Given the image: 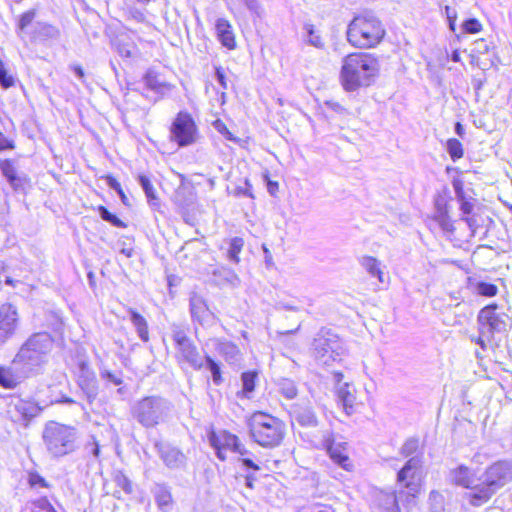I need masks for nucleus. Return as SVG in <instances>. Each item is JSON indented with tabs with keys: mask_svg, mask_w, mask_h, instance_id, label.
<instances>
[{
	"mask_svg": "<svg viewBox=\"0 0 512 512\" xmlns=\"http://www.w3.org/2000/svg\"><path fill=\"white\" fill-rule=\"evenodd\" d=\"M54 340L48 332H36L30 335L20 346L12 364L21 373L28 376L37 372L48 362Z\"/></svg>",
	"mask_w": 512,
	"mask_h": 512,
	"instance_id": "1",
	"label": "nucleus"
},
{
	"mask_svg": "<svg viewBox=\"0 0 512 512\" xmlns=\"http://www.w3.org/2000/svg\"><path fill=\"white\" fill-rule=\"evenodd\" d=\"M378 72V62L367 53H352L343 59L341 81L345 90L369 86Z\"/></svg>",
	"mask_w": 512,
	"mask_h": 512,
	"instance_id": "2",
	"label": "nucleus"
},
{
	"mask_svg": "<svg viewBox=\"0 0 512 512\" xmlns=\"http://www.w3.org/2000/svg\"><path fill=\"white\" fill-rule=\"evenodd\" d=\"M512 479V465L498 461L479 475L478 491L468 494V501L474 507L487 503L492 496Z\"/></svg>",
	"mask_w": 512,
	"mask_h": 512,
	"instance_id": "3",
	"label": "nucleus"
},
{
	"mask_svg": "<svg viewBox=\"0 0 512 512\" xmlns=\"http://www.w3.org/2000/svg\"><path fill=\"white\" fill-rule=\"evenodd\" d=\"M248 427L252 439L264 448L279 446L286 434V425L282 420L262 411L250 416Z\"/></svg>",
	"mask_w": 512,
	"mask_h": 512,
	"instance_id": "4",
	"label": "nucleus"
},
{
	"mask_svg": "<svg viewBox=\"0 0 512 512\" xmlns=\"http://www.w3.org/2000/svg\"><path fill=\"white\" fill-rule=\"evenodd\" d=\"M173 405L160 396H147L137 401L131 413L134 419L145 428H153L168 421Z\"/></svg>",
	"mask_w": 512,
	"mask_h": 512,
	"instance_id": "5",
	"label": "nucleus"
},
{
	"mask_svg": "<svg viewBox=\"0 0 512 512\" xmlns=\"http://www.w3.org/2000/svg\"><path fill=\"white\" fill-rule=\"evenodd\" d=\"M479 336L472 338L482 350H486L496 333H504L511 325L510 317L495 304L482 308L477 316Z\"/></svg>",
	"mask_w": 512,
	"mask_h": 512,
	"instance_id": "6",
	"label": "nucleus"
},
{
	"mask_svg": "<svg viewBox=\"0 0 512 512\" xmlns=\"http://www.w3.org/2000/svg\"><path fill=\"white\" fill-rule=\"evenodd\" d=\"M43 442L53 457H63L76 449L77 429L58 422H48L43 430Z\"/></svg>",
	"mask_w": 512,
	"mask_h": 512,
	"instance_id": "7",
	"label": "nucleus"
},
{
	"mask_svg": "<svg viewBox=\"0 0 512 512\" xmlns=\"http://www.w3.org/2000/svg\"><path fill=\"white\" fill-rule=\"evenodd\" d=\"M384 29L373 16L355 17L348 26L347 39L355 47L370 48L380 42Z\"/></svg>",
	"mask_w": 512,
	"mask_h": 512,
	"instance_id": "8",
	"label": "nucleus"
},
{
	"mask_svg": "<svg viewBox=\"0 0 512 512\" xmlns=\"http://www.w3.org/2000/svg\"><path fill=\"white\" fill-rule=\"evenodd\" d=\"M35 14L34 10H29L21 15L17 26L18 36L31 43L56 39L59 36V30L48 23L34 22Z\"/></svg>",
	"mask_w": 512,
	"mask_h": 512,
	"instance_id": "9",
	"label": "nucleus"
},
{
	"mask_svg": "<svg viewBox=\"0 0 512 512\" xmlns=\"http://www.w3.org/2000/svg\"><path fill=\"white\" fill-rule=\"evenodd\" d=\"M171 338L175 345V357L178 362H186L193 369L201 370L204 366L203 358L197 346L188 336L187 330L181 325L173 324L171 325Z\"/></svg>",
	"mask_w": 512,
	"mask_h": 512,
	"instance_id": "10",
	"label": "nucleus"
},
{
	"mask_svg": "<svg viewBox=\"0 0 512 512\" xmlns=\"http://www.w3.org/2000/svg\"><path fill=\"white\" fill-rule=\"evenodd\" d=\"M316 360L325 366L340 360L342 346L339 337L329 330H320L313 341Z\"/></svg>",
	"mask_w": 512,
	"mask_h": 512,
	"instance_id": "11",
	"label": "nucleus"
},
{
	"mask_svg": "<svg viewBox=\"0 0 512 512\" xmlns=\"http://www.w3.org/2000/svg\"><path fill=\"white\" fill-rule=\"evenodd\" d=\"M198 128L193 117L186 111H180L170 127V140L179 147L190 146L197 142Z\"/></svg>",
	"mask_w": 512,
	"mask_h": 512,
	"instance_id": "12",
	"label": "nucleus"
},
{
	"mask_svg": "<svg viewBox=\"0 0 512 512\" xmlns=\"http://www.w3.org/2000/svg\"><path fill=\"white\" fill-rule=\"evenodd\" d=\"M422 457H411L397 473V483L407 489V495L415 497L421 487Z\"/></svg>",
	"mask_w": 512,
	"mask_h": 512,
	"instance_id": "13",
	"label": "nucleus"
},
{
	"mask_svg": "<svg viewBox=\"0 0 512 512\" xmlns=\"http://www.w3.org/2000/svg\"><path fill=\"white\" fill-rule=\"evenodd\" d=\"M208 439L210 445L216 450L217 457L222 461L226 459V450L239 453L240 455H245L248 453L245 447L239 442L238 437L227 431H212L209 434Z\"/></svg>",
	"mask_w": 512,
	"mask_h": 512,
	"instance_id": "14",
	"label": "nucleus"
},
{
	"mask_svg": "<svg viewBox=\"0 0 512 512\" xmlns=\"http://www.w3.org/2000/svg\"><path fill=\"white\" fill-rule=\"evenodd\" d=\"M20 324L18 309L11 303L0 305V347L13 338Z\"/></svg>",
	"mask_w": 512,
	"mask_h": 512,
	"instance_id": "15",
	"label": "nucleus"
},
{
	"mask_svg": "<svg viewBox=\"0 0 512 512\" xmlns=\"http://www.w3.org/2000/svg\"><path fill=\"white\" fill-rule=\"evenodd\" d=\"M77 385L87 402L92 404L98 395V382L94 371L85 362H80L78 365Z\"/></svg>",
	"mask_w": 512,
	"mask_h": 512,
	"instance_id": "16",
	"label": "nucleus"
},
{
	"mask_svg": "<svg viewBox=\"0 0 512 512\" xmlns=\"http://www.w3.org/2000/svg\"><path fill=\"white\" fill-rule=\"evenodd\" d=\"M189 307L193 322H197L202 327H210L215 324L216 316L209 309L202 296L192 293L189 299Z\"/></svg>",
	"mask_w": 512,
	"mask_h": 512,
	"instance_id": "17",
	"label": "nucleus"
},
{
	"mask_svg": "<svg viewBox=\"0 0 512 512\" xmlns=\"http://www.w3.org/2000/svg\"><path fill=\"white\" fill-rule=\"evenodd\" d=\"M154 447L163 463L170 469H180L186 464V456L177 447L168 442L155 441Z\"/></svg>",
	"mask_w": 512,
	"mask_h": 512,
	"instance_id": "18",
	"label": "nucleus"
},
{
	"mask_svg": "<svg viewBox=\"0 0 512 512\" xmlns=\"http://www.w3.org/2000/svg\"><path fill=\"white\" fill-rule=\"evenodd\" d=\"M41 411L39 405L33 401L18 399L10 404L9 413L13 421L24 422L25 425Z\"/></svg>",
	"mask_w": 512,
	"mask_h": 512,
	"instance_id": "19",
	"label": "nucleus"
},
{
	"mask_svg": "<svg viewBox=\"0 0 512 512\" xmlns=\"http://www.w3.org/2000/svg\"><path fill=\"white\" fill-rule=\"evenodd\" d=\"M371 507L374 512H400L396 492L393 490H375Z\"/></svg>",
	"mask_w": 512,
	"mask_h": 512,
	"instance_id": "20",
	"label": "nucleus"
},
{
	"mask_svg": "<svg viewBox=\"0 0 512 512\" xmlns=\"http://www.w3.org/2000/svg\"><path fill=\"white\" fill-rule=\"evenodd\" d=\"M323 445L326 448L330 458L339 466L347 471L353 467L347 453L345 443H336L333 439L332 433H327L324 436Z\"/></svg>",
	"mask_w": 512,
	"mask_h": 512,
	"instance_id": "21",
	"label": "nucleus"
},
{
	"mask_svg": "<svg viewBox=\"0 0 512 512\" xmlns=\"http://www.w3.org/2000/svg\"><path fill=\"white\" fill-rule=\"evenodd\" d=\"M0 170L14 191L22 192L25 190L29 179L25 173L17 171L11 160H0Z\"/></svg>",
	"mask_w": 512,
	"mask_h": 512,
	"instance_id": "22",
	"label": "nucleus"
},
{
	"mask_svg": "<svg viewBox=\"0 0 512 512\" xmlns=\"http://www.w3.org/2000/svg\"><path fill=\"white\" fill-rule=\"evenodd\" d=\"M452 481L464 488L472 490V492L478 491L479 475L474 473L471 469L464 465L458 466L452 470L451 473Z\"/></svg>",
	"mask_w": 512,
	"mask_h": 512,
	"instance_id": "23",
	"label": "nucleus"
},
{
	"mask_svg": "<svg viewBox=\"0 0 512 512\" xmlns=\"http://www.w3.org/2000/svg\"><path fill=\"white\" fill-rule=\"evenodd\" d=\"M336 395L338 403L342 405L345 413L349 416L355 412V387L350 383H343V385L336 386Z\"/></svg>",
	"mask_w": 512,
	"mask_h": 512,
	"instance_id": "24",
	"label": "nucleus"
},
{
	"mask_svg": "<svg viewBox=\"0 0 512 512\" xmlns=\"http://www.w3.org/2000/svg\"><path fill=\"white\" fill-rule=\"evenodd\" d=\"M211 274L213 282L218 286H237L240 283V279L237 274L232 269L225 266L214 268Z\"/></svg>",
	"mask_w": 512,
	"mask_h": 512,
	"instance_id": "25",
	"label": "nucleus"
},
{
	"mask_svg": "<svg viewBox=\"0 0 512 512\" xmlns=\"http://www.w3.org/2000/svg\"><path fill=\"white\" fill-rule=\"evenodd\" d=\"M361 267L371 276L377 278L380 283H384V272L381 262L372 256H362L359 259Z\"/></svg>",
	"mask_w": 512,
	"mask_h": 512,
	"instance_id": "26",
	"label": "nucleus"
},
{
	"mask_svg": "<svg viewBox=\"0 0 512 512\" xmlns=\"http://www.w3.org/2000/svg\"><path fill=\"white\" fill-rule=\"evenodd\" d=\"M293 418L303 427H314L318 420L311 407L295 406L291 412Z\"/></svg>",
	"mask_w": 512,
	"mask_h": 512,
	"instance_id": "27",
	"label": "nucleus"
},
{
	"mask_svg": "<svg viewBox=\"0 0 512 512\" xmlns=\"http://www.w3.org/2000/svg\"><path fill=\"white\" fill-rule=\"evenodd\" d=\"M216 31L223 46L228 49H233L235 47V38L232 27L226 19L220 18L217 20Z\"/></svg>",
	"mask_w": 512,
	"mask_h": 512,
	"instance_id": "28",
	"label": "nucleus"
},
{
	"mask_svg": "<svg viewBox=\"0 0 512 512\" xmlns=\"http://www.w3.org/2000/svg\"><path fill=\"white\" fill-rule=\"evenodd\" d=\"M130 321L136 329L139 338L147 342L149 340L148 324L146 319L132 308L128 309Z\"/></svg>",
	"mask_w": 512,
	"mask_h": 512,
	"instance_id": "29",
	"label": "nucleus"
},
{
	"mask_svg": "<svg viewBox=\"0 0 512 512\" xmlns=\"http://www.w3.org/2000/svg\"><path fill=\"white\" fill-rule=\"evenodd\" d=\"M216 350L229 363H235L239 360V349L234 343L230 341L219 340L216 346Z\"/></svg>",
	"mask_w": 512,
	"mask_h": 512,
	"instance_id": "30",
	"label": "nucleus"
},
{
	"mask_svg": "<svg viewBox=\"0 0 512 512\" xmlns=\"http://www.w3.org/2000/svg\"><path fill=\"white\" fill-rule=\"evenodd\" d=\"M227 244L226 248V257L227 259L234 263L238 264L240 262L239 254L243 249L244 240L241 237H233L225 241Z\"/></svg>",
	"mask_w": 512,
	"mask_h": 512,
	"instance_id": "31",
	"label": "nucleus"
},
{
	"mask_svg": "<svg viewBox=\"0 0 512 512\" xmlns=\"http://www.w3.org/2000/svg\"><path fill=\"white\" fill-rule=\"evenodd\" d=\"M258 378V373L256 371H247L242 373L241 381H242V390L238 393L242 397L251 398V394L255 390L256 380Z\"/></svg>",
	"mask_w": 512,
	"mask_h": 512,
	"instance_id": "32",
	"label": "nucleus"
},
{
	"mask_svg": "<svg viewBox=\"0 0 512 512\" xmlns=\"http://www.w3.org/2000/svg\"><path fill=\"white\" fill-rule=\"evenodd\" d=\"M277 391L288 400L296 398L298 389L295 382L288 378H281L277 382Z\"/></svg>",
	"mask_w": 512,
	"mask_h": 512,
	"instance_id": "33",
	"label": "nucleus"
},
{
	"mask_svg": "<svg viewBox=\"0 0 512 512\" xmlns=\"http://www.w3.org/2000/svg\"><path fill=\"white\" fill-rule=\"evenodd\" d=\"M138 180H139V184L141 185L142 189L145 192V195L148 199L149 204L151 206L158 205V199L155 195V190H154L153 185H152L151 181L149 180V178L146 177L145 175H140L138 177Z\"/></svg>",
	"mask_w": 512,
	"mask_h": 512,
	"instance_id": "34",
	"label": "nucleus"
},
{
	"mask_svg": "<svg viewBox=\"0 0 512 512\" xmlns=\"http://www.w3.org/2000/svg\"><path fill=\"white\" fill-rule=\"evenodd\" d=\"M156 502L159 508L163 511H167L172 503V497L170 492L166 487L160 486L158 487L155 494Z\"/></svg>",
	"mask_w": 512,
	"mask_h": 512,
	"instance_id": "35",
	"label": "nucleus"
},
{
	"mask_svg": "<svg viewBox=\"0 0 512 512\" xmlns=\"http://www.w3.org/2000/svg\"><path fill=\"white\" fill-rule=\"evenodd\" d=\"M446 149L453 161H457L458 159L463 157V146L458 139H449L446 143Z\"/></svg>",
	"mask_w": 512,
	"mask_h": 512,
	"instance_id": "36",
	"label": "nucleus"
},
{
	"mask_svg": "<svg viewBox=\"0 0 512 512\" xmlns=\"http://www.w3.org/2000/svg\"><path fill=\"white\" fill-rule=\"evenodd\" d=\"M304 30L306 32V41L308 44L316 48H322L324 46L321 36L314 29V26L312 24H305Z\"/></svg>",
	"mask_w": 512,
	"mask_h": 512,
	"instance_id": "37",
	"label": "nucleus"
},
{
	"mask_svg": "<svg viewBox=\"0 0 512 512\" xmlns=\"http://www.w3.org/2000/svg\"><path fill=\"white\" fill-rule=\"evenodd\" d=\"M98 212H99L100 217L104 221L110 223L111 225H113L115 227H118V228H125L126 227V224L121 219H119L116 215L111 213L106 207L99 206L98 207Z\"/></svg>",
	"mask_w": 512,
	"mask_h": 512,
	"instance_id": "38",
	"label": "nucleus"
},
{
	"mask_svg": "<svg viewBox=\"0 0 512 512\" xmlns=\"http://www.w3.org/2000/svg\"><path fill=\"white\" fill-rule=\"evenodd\" d=\"M17 380L12 375L9 369L0 366V386L6 389H12L16 387Z\"/></svg>",
	"mask_w": 512,
	"mask_h": 512,
	"instance_id": "39",
	"label": "nucleus"
},
{
	"mask_svg": "<svg viewBox=\"0 0 512 512\" xmlns=\"http://www.w3.org/2000/svg\"><path fill=\"white\" fill-rule=\"evenodd\" d=\"M205 361L207 364V368L212 374V380L215 385H220L222 383L221 369L217 362H215L210 356H205Z\"/></svg>",
	"mask_w": 512,
	"mask_h": 512,
	"instance_id": "40",
	"label": "nucleus"
},
{
	"mask_svg": "<svg viewBox=\"0 0 512 512\" xmlns=\"http://www.w3.org/2000/svg\"><path fill=\"white\" fill-rule=\"evenodd\" d=\"M435 219L443 231L452 232L454 230L452 221L449 218L446 210L438 209Z\"/></svg>",
	"mask_w": 512,
	"mask_h": 512,
	"instance_id": "41",
	"label": "nucleus"
},
{
	"mask_svg": "<svg viewBox=\"0 0 512 512\" xmlns=\"http://www.w3.org/2000/svg\"><path fill=\"white\" fill-rule=\"evenodd\" d=\"M419 448V439L418 438H408L400 449L401 455L404 457H409L417 452Z\"/></svg>",
	"mask_w": 512,
	"mask_h": 512,
	"instance_id": "42",
	"label": "nucleus"
},
{
	"mask_svg": "<svg viewBox=\"0 0 512 512\" xmlns=\"http://www.w3.org/2000/svg\"><path fill=\"white\" fill-rule=\"evenodd\" d=\"M475 290L479 295L486 297H493L498 292L496 285L482 281L476 284Z\"/></svg>",
	"mask_w": 512,
	"mask_h": 512,
	"instance_id": "43",
	"label": "nucleus"
},
{
	"mask_svg": "<svg viewBox=\"0 0 512 512\" xmlns=\"http://www.w3.org/2000/svg\"><path fill=\"white\" fill-rule=\"evenodd\" d=\"M117 487L121 488L126 494L133 492V485L130 479L122 472H117L114 477Z\"/></svg>",
	"mask_w": 512,
	"mask_h": 512,
	"instance_id": "44",
	"label": "nucleus"
},
{
	"mask_svg": "<svg viewBox=\"0 0 512 512\" xmlns=\"http://www.w3.org/2000/svg\"><path fill=\"white\" fill-rule=\"evenodd\" d=\"M31 512H56L47 498H39L32 503Z\"/></svg>",
	"mask_w": 512,
	"mask_h": 512,
	"instance_id": "45",
	"label": "nucleus"
},
{
	"mask_svg": "<svg viewBox=\"0 0 512 512\" xmlns=\"http://www.w3.org/2000/svg\"><path fill=\"white\" fill-rule=\"evenodd\" d=\"M145 84L150 90L158 93H162L168 87L167 84L159 82L157 77L151 74L145 76Z\"/></svg>",
	"mask_w": 512,
	"mask_h": 512,
	"instance_id": "46",
	"label": "nucleus"
},
{
	"mask_svg": "<svg viewBox=\"0 0 512 512\" xmlns=\"http://www.w3.org/2000/svg\"><path fill=\"white\" fill-rule=\"evenodd\" d=\"M0 85L4 89H8L14 85L13 76L9 75L3 62L0 60Z\"/></svg>",
	"mask_w": 512,
	"mask_h": 512,
	"instance_id": "47",
	"label": "nucleus"
},
{
	"mask_svg": "<svg viewBox=\"0 0 512 512\" xmlns=\"http://www.w3.org/2000/svg\"><path fill=\"white\" fill-rule=\"evenodd\" d=\"M107 184L108 186L117 192V194L120 196L121 201L123 204L127 205L128 198L125 195L120 183L112 176H107Z\"/></svg>",
	"mask_w": 512,
	"mask_h": 512,
	"instance_id": "48",
	"label": "nucleus"
},
{
	"mask_svg": "<svg viewBox=\"0 0 512 512\" xmlns=\"http://www.w3.org/2000/svg\"><path fill=\"white\" fill-rule=\"evenodd\" d=\"M462 28L466 33H478L482 29L481 23L476 18H470L463 22Z\"/></svg>",
	"mask_w": 512,
	"mask_h": 512,
	"instance_id": "49",
	"label": "nucleus"
},
{
	"mask_svg": "<svg viewBox=\"0 0 512 512\" xmlns=\"http://www.w3.org/2000/svg\"><path fill=\"white\" fill-rule=\"evenodd\" d=\"M444 12L446 15V18L449 23V29L453 32H455L456 29V19H457V12L454 8L450 6H445Z\"/></svg>",
	"mask_w": 512,
	"mask_h": 512,
	"instance_id": "50",
	"label": "nucleus"
},
{
	"mask_svg": "<svg viewBox=\"0 0 512 512\" xmlns=\"http://www.w3.org/2000/svg\"><path fill=\"white\" fill-rule=\"evenodd\" d=\"M241 1L252 14H254L258 17L261 16L262 8H261L259 0H241Z\"/></svg>",
	"mask_w": 512,
	"mask_h": 512,
	"instance_id": "51",
	"label": "nucleus"
},
{
	"mask_svg": "<svg viewBox=\"0 0 512 512\" xmlns=\"http://www.w3.org/2000/svg\"><path fill=\"white\" fill-rule=\"evenodd\" d=\"M490 44L485 39H478L474 42L473 52L478 54L488 53Z\"/></svg>",
	"mask_w": 512,
	"mask_h": 512,
	"instance_id": "52",
	"label": "nucleus"
},
{
	"mask_svg": "<svg viewBox=\"0 0 512 512\" xmlns=\"http://www.w3.org/2000/svg\"><path fill=\"white\" fill-rule=\"evenodd\" d=\"M29 483L32 487H35V486L48 487L47 481L37 473L30 474Z\"/></svg>",
	"mask_w": 512,
	"mask_h": 512,
	"instance_id": "53",
	"label": "nucleus"
},
{
	"mask_svg": "<svg viewBox=\"0 0 512 512\" xmlns=\"http://www.w3.org/2000/svg\"><path fill=\"white\" fill-rule=\"evenodd\" d=\"M458 201L460 202V210L463 215L468 216L471 215L473 211V203L465 199V196L463 198H459Z\"/></svg>",
	"mask_w": 512,
	"mask_h": 512,
	"instance_id": "54",
	"label": "nucleus"
},
{
	"mask_svg": "<svg viewBox=\"0 0 512 512\" xmlns=\"http://www.w3.org/2000/svg\"><path fill=\"white\" fill-rule=\"evenodd\" d=\"M214 127L218 132L226 136L227 139H232V134L229 132V130L227 129L223 122H221L220 120L215 121Z\"/></svg>",
	"mask_w": 512,
	"mask_h": 512,
	"instance_id": "55",
	"label": "nucleus"
},
{
	"mask_svg": "<svg viewBox=\"0 0 512 512\" xmlns=\"http://www.w3.org/2000/svg\"><path fill=\"white\" fill-rule=\"evenodd\" d=\"M215 76H216L218 83L221 85V87L223 89H227L226 77H225L224 71L221 67H216Z\"/></svg>",
	"mask_w": 512,
	"mask_h": 512,
	"instance_id": "56",
	"label": "nucleus"
},
{
	"mask_svg": "<svg viewBox=\"0 0 512 512\" xmlns=\"http://www.w3.org/2000/svg\"><path fill=\"white\" fill-rule=\"evenodd\" d=\"M465 220V222L467 223L468 227L470 228L472 234L474 235L477 228L479 227V224L475 218L474 215H468L466 216L465 218H463Z\"/></svg>",
	"mask_w": 512,
	"mask_h": 512,
	"instance_id": "57",
	"label": "nucleus"
},
{
	"mask_svg": "<svg viewBox=\"0 0 512 512\" xmlns=\"http://www.w3.org/2000/svg\"><path fill=\"white\" fill-rule=\"evenodd\" d=\"M236 191H237V194H241V195L251 197V198L253 197V194L251 192V184L249 183V181L247 179L245 180V186L237 187Z\"/></svg>",
	"mask_w": 512,
	"mask_h": 512,
	"instance_id": "58",
	"label": "nucleus"
},
{
	"mask_svg": "<svg viewBox=\"0 0 512 512\" xmlns=\"http://www.w3.org/2000/svg\"><path fill=\"white\" fill-rule=\"evenodd\" d=\"M13 148V141L7 139L2 133H0V151Z\"/></svg>",
	"mask_w": 512,
	"mask_h": 512,
	"instance_id": "59",
	"label": "nucleus"
},
{
	"mask_svg": "<svg viewBox=\"0 0 512 512\" xmlns=\"http://www.w3.org/2000/svg\"><path fill=\"white\" fill-rule=\"evenodd\" d=\"M103 377L106 378L109 382H112L114 385H120L123 382L119 376L111 372H106L103 374Z\"/></svg>",
	"mask_w": 512,
	"mask_h": 512,
	"instance_id": "60",
	"label": "nucleus"
},
{
	"mask_svg": "<svg viewBox=\"0 0 512 512\" xmlns=\"http://www.w3.org/2000/svg\"><path fill=\"white\" fill-rule=\"evenodd\" d=\"M71 69H72V71L75 73L76 77H77L80 81L84 82V79H85V73H84L83 68H82L80 65H76V64H74V65H71Z\"/></svg>",
	"mask_w": 512,
	"mask_h": 512,
	"instance_id": "61",
	"label": "nucleus"
},
{
	"mask_svg": "<svg viewBox=\"0 0 512 512\" xmlns=\"http://www.w3.org/2000/svg\"><path fill=\"white\" fill-rule=\"evenodd\" d=\"M453 188L455 190L457 199L463 198L465 196L464 195V191H463V187H462V183L460 181H454L453 182Z\"/></svg>",
	"mask_w": 512,
	"mask_h": 512,
	"instance_id": "62",
	"label": "nucleus"
},
{
	"mask_svg": "<svg viewBox=\"0 0 512 512\" xmlns=\"http://www.w3.org/2000/svg\"><path fill=\"white\" fill-rule=\"evenodd\" d=\"M240 461L245 467L253 469L254 471H258L260 469L259 466L249 458H241Z\"/></svg>",
	"mask_w": 512,
	"mask_h": 512,
	"instance_id": "63",
	"label": "nucleus"
},
{
	"mask_svg": "<svg viewBox=\"0 0 512 512\" xmlns=\"http://www.w3.org/2000/svg\"><path fill=\"white\" fill-rule=\"evenodd\" d=\"M131 16L133 19H135L137 22H144L145 21V16L144 14L138 10V9H134L131 11Z\"/></svg>",
	"mask_w": 512,
	"mask_h": 512,
	"instance_id": "64",
	"label": "nucleus"
}]
</instances>
